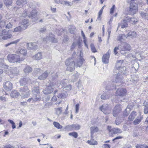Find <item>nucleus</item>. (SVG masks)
Wrapping results in <instances>:
<instances>
[{
	"label": "nucleus",
	"instance_id": "nucleus-51",
	"mask_svg": "<svg viewBox=\"0 0 148 148\" xmlns=\"http://www.w3.org/2000/svg\"><path fill=\"white\" fill-rule=\"evenodd\" d=\"M32 92L34 95H38V94L40 93L39 90L38 88L35 87L32 90Z\"/></svg>",
	"mask_w": 148,
	"mask_h": 148
},
{
	"label": "nucleus",
	"instance_id": "nucleus-21",
	"mask_svg": "<svg viewBox=\"0 0 148 148\" xmlns=\"http://www.w3.org/2000/svg\"><path fill=\"white\" fill-rule=\"evenodd\" d=\"M62 82H53L50 84L49 86L51 87L53 89V88H56L59 87L61 85V87H63V85L61 84Z\"/></svg>",
	"mask_w": 148,
	"mask_h": 148
},
{
	"label": "nucleus",
	"instance_id": "nucleus-5",
	"mask_svg": "<svg viewBox=\"0 0 148 148\" xmlns=\"http://www.w3.org/2000/svg\"><path fill=\"white\" fill-rule=\"evenodd\" d=\"M134 0H131V3L129 10V13L130 14H134L138 11V4L133 3Z\"/></svg>",
	"mask_w": 148,
	"mask_h": 148
},
{
	"label": "nucleus",
	"instance_id": "nucleus-29",
	"mask_svg": "<svg viewBox=\"0 0 148 148\" xmlns=\"http://www.w3.org/2000/svg\"><path fill=\"white\" fill-rule=\"evenodd\" d=\"M27 3L26 0H16V4L18 6H23Z\"/></svg>",
	"mask_w": 148,
	"mask_h": 148
},
{
	"label": "nucleus",
	"instance_id": "nucleus-1",
	"mask_svg": "<svg viewBox=\"0 0 148 148\" xmlns=\"http://www.w3.org/2000/svg\"><path fill=\"white\" fill-rule=\"evenodd\" d=\"M7 58L9 62H17L24 60V58H20L18 55L11 54L8 55Z\"/></svg>",
	"mask_w": 148,
	"mask_h": 148
},
{
	"label": "nucleus",
	"instance_id": "nucleus-60",
	"mask_svg": "<svg viewBox=\"0 0 148 148\" xmlns=\"http://www.w3.org/2000/svg\"><path fill=\"white\" fill-rule=\"evenodd\" d=\"M103 11L102 10H100V11H99V13H98V16L97 17V19L99 20H100L101 19V16L102 14V13Z\"/></svg>",
	"mask_w": 148,
	"mask_h": 148
},
{
	"label": "nucleus",
	"instance_id": "nucleus-36",
	"mask_svg": "<svg viewBox=\"0 0 148 148\" xmlns=\"http://www.w3.org/2000/svg\"><path fill=\"white\" fill-rule=\"evenodd\" d=\"M4 60L2 58H0V67L2 68L8 69V66L3 63Z\"/></svg>",
	"mask_w": 148,
	"mask_h": 148
},
{
	"label": "nucleus",
	"instance_id": "nucleus-15",
	"mask_svg": "<svg viewBox=\"0 0 148 148\" xmlns=\"http://www.w3.org/2000/svg\"><path fill=\"white\" fill-rule=\"evenodd\" d=\"M81 126L77 124H73L71 125H69L66 127V128L71 130H79Z\"/></svg>",
	"mask_w": 148,
	"mask_h": 148
},
{
	"label": "nucleus",
	"instance_id": "nucleus-27",
	"mask_svg": "<svg viewBox=\"0 0 148 148\" xmlns=\"http://www.w3.org/2000/svg\"><path fill=\"white\" fill-rule=\"evenodd\" d=\"M126 70V68L125 66H123L119 68L116 69V73H117V71H119V72L117 74H120V73H122V74H125V71Z\"/></svg>",
	"mask_w": 148,
	"mask_h": 148
},
{
	"label": "nucleus",
	"instance_id": "nucleus-4",
	"mask_svg": "<svg viewBox=\"0 0 148 148\" xmlns=\"http://www.w3.org/2000/svg\"><path fill=\"white\" fill-rule=\"evenodd\" d=\"M66 65L67 66L66 70L70 71H72L76 67L75 62L72 59H68L66 61Z\"/></svg>",
	"mask_w": 148,
	"mask_h": 148
},
{
	"label": "nucleus",
	"instance_id": "nucleus-6",
	"mask_svg": "<svg viewBox=\"0 0 148 148\" xmlns=\"http://www.w3.org/2000/svg\"><path fill=\"white\" fill-rule=\"evenodd\" d=\"M99 109L105 114H109L111 112V108L107 104H103L99 108Z\"/></svg>",
	"mask_w": 148,
	"mask_h": 148
},
{
	"label": "nucleus",
	"instance_id": "nucleus-42",
	"mask_svg": "<svg viewBox=\"0 0 148 148\" xmlns=\"http://www.w3.org/2000/svg\"><path fill=\"white\" fill-rule=\"evenodd\" d=\"M142 18L144 19H148V11L146 12H141L140 13Z\"/></svg>",
	"mask_w": 148,
	"mask_h": 148
},
{
	"label": "nucleus",
	"instance_id": "nucleus-52",
	"mask_svg": "<svg viewBox=\"0 0 148 148\" xmlns=\"http://www.w3.org/2000/svg\"><path fill=\"white\" fill-rule=\"evenodd\" d=\"M56 111V113L58 115L60 114L62 112V108L60 107L55 109Z\"/></svg>",
	"mask_w": 148,
	"mask_h": 148
},
{
	"label": "nucleus",
	"instance_id": "nucleus-45",
	"mask_svg": "<svg viewBox=\"0 0 148 148\" xmlns=\"http://www.w3.org/2000/svg\"><path fill=\"white\" fill-rule=\"evenodd\" d=\"M130 108L129 106H127L124 112L123 115L124 116H127L130 113Z\"/></svg>",
	"mask_w": 148,
	"mask_h": 148
},
{
	"label": "nucleus",
	"instance_id": "nucleus-43",
	"mask_svg": "<svg viewBox=\"0 0 148 148\" xmlns=\"http://www.w3.org/2000/svg\"><path fill=\"white\" fill-rule=\"evenodd\" d=\"M25 30L23 29V27L21 26H19L14 29V32H18Z\"/></svg>",
	"mask_w": 148,
	"mask_h": 148
},
{
	"label": "nucleus",
	"instance_id": "nucleus-18",
	"mask_svg": "<svg viewBox=\"0 0 148 148\" xmlns=\"http://www.w3.org/2000/svg\"><path fill=\"white\" fill-rule=\"evenodd\" d=\"M113 95V93L109 91H107L103 93L101 96V98L103 100L107 99L110 98L111 96Z\"/></svg>",
	"mask_w": 148,
	"mask_h": 148
},
{
	"label": "nucleus",
	"instance_id": "nucleus-37",
	"mask_svg": "<svg viewBox=\"0 0 148 148\" xmlns=\"http://www.w3.org/2000/svg\"><path fill=\"white\" fill-rule=\"evenodd\" d=\"M42 54L41 52H38L34 56L33 58L36 60H40L42 59Z\"/></svg>",
	"mask_w": 148,
	"mask_h": 148
},
{
	"label": "nucleus",
	"instance_id": "nucleus-46",
	"mask_svg": "<svg viewBox=\"0 0 148 148\" xmlns=\"http://www.w3.org/2000/svg\"><path fill=\"white\" fill-rule=\"evenodd\" d=\"M53 124L55 127L58 129H61L62 128V126L61 125L58 123L57 122H53Z\"/></svg>",
	"mask_w": 148,
	"mask_h": 148
},
{
	"label": "nucleus",
	"instance_id": "nucleus-63",
	"mask_svg": "<svg viewBox=\"0 0 148 148\" xmlns=\"http://www.w3.org/2000/svg\"><path fill=\"white\" fill-rule=\"evenodd\" d=\"M143 145L142 144H138L136 145V148H143Z\"/></svg>",
	"mask_w": 148,
	"mask_h": 148
},
{
	"label": "nucleus",
	"instance_id": "nucleus-17",
	"mask_svg": "<svg viewBox=\"0 0 148 148\" xmlns=\"http://www.w3.org/2000/svg\"><path fill=\"white\" fill-rule=\"evenodd\" d=\"M27 47L29 49L35 50L38 49V45L36 42H30L27 44Z\"/></svg>",
	"mask_w": 148,
	"mask_h": 148
},
{
	"label": "nucleus",
	"instance_id": "nucleus-11",
	"mask_svg": "<svg viewBox=\"0 0 148 148\" xmlns=\"http://www.w3.org/2000/svg\"><path fill=\"white\" fill-rule=\"evenodd\" d=\"M121 110V107L120 105H116L113 111V115L114 117L117 116Z\"/></svg>",
	"mask_w": 148,
	"mask_h": 148
},
{
	"label": "nucleus",
	"instance_id": "nucleus-49",
	"mask_svg": "<svg viewBox=\"0 0 148 148\" xmlns=\"http://www.w3.org/2000/svg\"><path fill=\"white\" fill-rule=\"evenodd\" d=\"M37 5V3L36 2L32 1L30 3L29 6L30 8L34 9L35 8Z\"/></svg>",
	"mask_w": 148,
	"mask_h": 148
},
{
	"label": "nucleus",
	"instance_id": "nucleus-14",
	"mask_svg": "<svg viewBox=\"0 0 148 148\" xmlns=\"http://www.w3.org/2000/svg\"><path fill=\"white\" fill-rule=\"evenodd\" d=\"M55 36L51 33L50 34L49 36H46V37L43 39L44 41H47V40H51V42L53 43H56L57 42V40L55 38Z\"/></svg>",
	"mask_w": 148,
	"mask_h": 148
},
{
	"label": "nucleus",
	"instance_id": "nucleus-13",
	"mask_svg": "<svg viewBox=\"0 0 148 148\" xmlns=\"http://www.w3.org/2000/svg\"><path fill=\"white\" fill-rule=\"evenodd\" d=\"M110 53V50H109L106 54L103 55L102 58V61L104 63L107 64L108 63Z\"/></svg>",
	"mask_w": 148,
	"mask_h": 148
},
{
	"label": "nucleus",
	"instance_id": "nucleus-28",
	"mask_svg": "<svg viewBox=\"0 0 148 148\" xmlns=\"http://www.w3.org/2000/svg\"><path fill=\"white\" fill-rule=\"evenodd\" d=\"M123 78L121 77V75H116L115 77V79H113V82H120V83L122 82Z\"/></svg>",
	"mask_w": 148,
	"mask_h": 148
},
{
	"label": "nucleus",
	"instance_id": "nucleus-40",
	"mask_svg": "<svg viewBox=\"0 0 148 148\" xmlns=\"http://www.w3.org/2000/svg\"><path fill=\"white\" fill-rule=\"evenodd\" d=\"M127 38V35L124 34H120L118 38V40L121 42H122Z\"/></svg>",
	"mask_w": 148,
	"mask_h": 148
},
{
	"label": "nucleus",
	"instance_id": "nucleus-53",
	"mask_svg": "<svg viewBox=\"0 0 148 148\" xmlns=\"http://www.w3.org/2000/svg\"><path fill=\"white\" fill-rule=\"evenodd\" d=\"M78 77L77 75H73L71 77V82H74L76 81Z\"/></svg>",
	"mask_w": 148,
	"mask_h": 148
},
{
	"label": "nucleus",
	"instance_id": "nucleus-3",
	"mask_svg": "<svg viewBox=\"0 0 148 148\" xmlns=\"http://www.w3.org/2000/svg\"><path fill=\"white\" fill-rule=\"evenodd\" d=\"M21 96L23 98L28 97L30 95V91L27 86L21 87L20 89Z\"/></svg>",
	"mask_w": 148,
	"mask_h": 148
},
{
	"label": "nucleus",
	"instance_id": "nucleus-33",
	"mask_svg": "<svg viewBox=\"0 0 148 148\" xmlns=\"http://www.w3.org/2000/svg\"><path fill=\"white\" fill-rule=\"evenodd\" d=\"M127 17V19L129 22L130 23L134 25L138 21V20L136 18H129L128 17Z\"/></svg>",
	"mask_w": 148,
	"mask_h": 148
},
{
	"label": "nucleus",
	"instance_id": "nucleus-61",
	"mask_svg": "<svg viewBox=\"0 0 148 148\" xmlns=\"http://www.w3.org/2000/svg\"><path fill=\"white\" fill-rule=\"evenodd\" d=\"M5 25V23L4 21H0V28H2Z\"/></svg>",
	"mask_w": 148,
	"mask_h": 148
},
{
	"label": "nucleus",
	"instance_id": "nucleus-23",
	"mask_svg": "<svg viewBox=\"0 0 148 148\" xmlns=\"http://www.w3.org/2000/svg\"><path fill=\"white\" fill-rule=\"evenodd\" d=\"M127 17H126L123 21H122L121 24L120 25H119V27L120 26L122 28H123L127 27V23L128 22Z\"/></svg>",
	"mask_w": 148,
	"mask_h": 148
},
{
	"label": "nucleus",
	"instance_id": "nucleus-10",
	"mask_svg": "<svg viewBox=\"0 0 148 148\" xmlns=\"http://www.w3.org/2000/svg\"><path fill=\"white\" fill-rule=\"evenodd\" d=\"M126 92L127 90L125 89L119 88L117 90L116 92L115 95L123 97L126 95Z\"/></svg>",
	"mask_w": 148,
	"mask_h": 148
},
{
	"label": "nucleus",
	"instance_id": "nucleus-20",
	"mask_svg": "<svg viewBox=\"0 0 148 148\" xmlns=\"http://www.w3.org/2000/svg\"><path fill=\"white\" fill-rule=\"evenodd\" d=\"M84 61V60L82 57L80 56L79 58L77 60L76 62L75 63L76 67H80Z\"/></svg>",
	"mask_w": 148,
	"mask_h": 148
},
{
	"label": "nucleus",
	"instance_id": "nucleus-2",
	"mask_svg": "<svg viewBox=\"0 0 148 148\" xmlns=\"http://www.w3.org/2000/svg\"><path fill=\"white\" fill-rule=\"evenodd\" d=\"M55 95L58 98L64 99L66 98L68 95L65 88H63L62 90H56L54 91Z\"/></svg>",
	"mask_w": 148,
	"mask_h": 148
},
{
	"label": "nucleus",
	"instance_id": "nucleus-16",
	"mask_svg": "<svg viewBox=\"0 0 148 148\" xmlns=\"http://www.w3.org/2000/svg\"><path fill=\"white\" fill-rule=\"evenodd\" d=\"M41 100V98L38 95H34L32 97L29 99L27 100V101L29 103H34L35 102L39 101Z\"/></svg>",
	"mask_w": 148,
	"mask_h": 148
},
{
	"label": "nucleus",
	"instance_id": "nucleus-56",
	"mask_svg": "<svg viewBox=\"0 0 148 148\" xmlns=\"http://www.w3.org/2000/svg\"><path fill=\"white\" fill-rule=\"evenodd\" d=\"M47 77V75H41L38 79L40 80H44L46 79Z\"/></svg>",
	"mask_w": 148,
	"mask_h": 148
},
{
	"label": "nucleus",
	"instance_id": "nucleus-47",
	"mask_svg": "<svg viewBox=\"0 0 148 148\" xmlns=\"http://www.w3.org/2000/svg\"><path fill=\"white\" fill-rule=\"evenodd\" d=\"M20 41V39H18L17 40H16L14 41L11 42H10L8 43V44H7L4 45V46L6 47H7L8 46L10 45H11L13 44H16L18 42Z\"/></svg>",
	"mask_w": 148,
	"mask_h": 148
},
{
	"label": "nucleus",
	"instance_id": "nucleus-26",
	"mask_svg": "<svg viewBox=\"0 0 148 148\" xmlns=\"http://www.w3.org/2000/svg\"><path fill=\"white\" fill-rule=\"evenodd\" d=\"M143 116L140 114L133 122V124L135 125H137L140 123L143 119Z\"/></svg>",
	"mask_w": 148,
	"mask_h": 148
},
{
	"label": "nucleus",
	"instance_id": "nucleus-31",
	"mask_svg": "<svg viewBox=\"0 0 148 148\" xmlns=\"http://www.w3.org/2000/svg\"><path fill=\"white\" fill-rule=\"evenodd\" d=\"M34 71L35 73H41L42 74H49V73L47 71H46L44 72L43 71L41 70L40 69H34Z\"/></svg>",
	"mask_w": 148,
	"mask_h": 148
},
{
	"label": "nucleus",
	"instance_id": "nucleus-41",
	"mask_svg": "<svg viewBox=\"0 0 148 148\" xmlns=\"http://www.w3.org/2000/svg\"><path fill=\"white\" fill-rule=\"evenodd\" d=\"M32 71V68L29 66H27L23 70L25 73H30Z\"/></svg>",
	"mask_w": 148,
	"mask_h": 148
},
{
	"label": "nucleus",
	"instance_id": "nucleus-8",
	"mask_svg": "<svg viewBox=\"0 0 148 148\" xmlns=\"http://www.w3.org/2000/svg\"><path fill=\"white\" fill-rule=\"evenodd\" d=\"M16 53L20 56V58H24V60L27 54V51L25 49L19 48L16 50Z\"/></svg>",
	"mask_w": 148,
	"mask_h": 148
},
{
	"label": "nucleus",
	"instance_id": "nucleus-7",
	"mask_svg": "<svg viewBox=\"0 0 148 148\" xmlns=\"http://www.w3.org/2000/svg\"><path fill=\"white\" fill-rule=\"evenodd\" d=\"M120 50H121V53L123 55L126 53H123V51H129L131 49L130 45L126 42H123L121 43L120 47Z\"/></svg>",
	"mask_w": 148,
	"mask_h": 148
},
{
	"label": "nucleus",
	"instance_id": "nucleus-9",
	"mask_svg": "<svg viewBox=\"0 0 148 148\" xmlns=\"http://www.w3.org/2000/svg\"><path fill=\"white\" fill-rule=\"evenodd\" d=\"M111 127L108 126L107 129L109 131V134H120L122 133V131L121 130L118 128H113L110 130Z\"/></svg>",
	"mask_w": 148,
	"mask_h": 148
},
{
	"label": "nucleus",
	"instance_id": "nucleus-34",
	"mask_svg": "<svg viewBox=\"0 0 148 148\" xmlns=\"http://www.w3.org/2000/svg\"><path fill=\"white\" fill-rule=\"evenodd\" d=\"M136 116V112L134 111H132L129 116L128 119L130 121H132Z\"/></svg>",
	"mask_w": 148,
	"mask_h": 148
},
{
	"label": "nucleus",
	"instance_id": "nucleus-35",
	"mask_svg": "<svg viewBox=\"0 0 148 148\" xmlns=\"http://www.w3.org/2000/svg\"><path fill=\"white\" fill-rule=\"evenodd\" d=\"M145 106L144 113L145 114L148 113V99H146L143 103Z\"/></svg>",
	"mask_w": 148,
	"mask_h": 148
},
{
	"label": "nucleus",
	"instance_id": "nucleus-64",
	"mask_svg": "<svg viewBox=\"0 0 148 148\" xmlns=\"http://www.w3.org/2000/svg\"><path fill=\"white\" fill-rule=\"evenodd\" d=\"M3 148H14V147L10 145H8L4 146Z\"/></svg>",
	"mask_w": 148,
	"mask_h": 148
},
{
	"label": "nucleus",
	"instance_id": "nucleus-57",
	"mask_svg": "<svg viewBox=\"0 0 148 148\" xmlns=\"http://www.w3.org/2000/svg\"><path fill=\"white\" fill-rule=\"evenodd\" d=\"M69 135L70 136L74 137L75 138H77L78 136L77 133L75 132L70 133H69Z\"/></svg>",
	"mask_w": 148,
	"mask_h": 148
},
{
	"label": "nucleus",
	"instance_id": "nucleus-25",
	"mask_svg": "<svg viewBox=\"0 0 148 148\" xmlns=\"http://www.w3.org/2000/svg\"><path fill=\"white\" fill-rule=\"evenodd\" d=\"M53 90L52 88L50 86L46 88L45 89L43 90L44 93L46 95L51 93L53 91Z\"/></svg>",
	"mask_w": 148,
	"mask_h": 148
},
{
	"label": "nucleus",
	"instance_id": "nucleus-22",
	"mask_svg": "<svg viewBox=\"0 0 148 148\" xmlns=\"http://www.w3.org/2000/svg\"><path fill=\"white\" fill-rule=\"evenodd\" d=\"M21 26L23 27V29H26L30 25L29 21L27 19H24L21 22Z\"/></svg>",
	"mask_w": 148,
	"mask_h": 148
},
{
	"label": "nucleus",
	"instance_id": "nucleus-44",
	"mask_svg": "<svg viewBox=\"0 0 148 148\" xmlns=\"http://www.w3.org/2000/svg\"><path fill=\"white\" fill-rule=\"evenodd\" d=\"M127 36L130 37L132 38H133L136 37V34L134 32H130L127 34Z\"/></svg>",
	"mask_w": 148,
	"mask_h": 148
},
{
	"label": "nucleus",
	"instance_id": "nucleus-58",
	"mask_svg": "<svg viewBox=\"0 0 148 148\" xmlns=\"http://www.w3.org/2000/svg\"><path fill=\"white\" fill-rule=\"evenodd\" d=\"M75 27H72L69 28V30L71 33L74 34L75 32Z\"/></svg>",
	"mask_w": 148,
	"mask_h": 148
},
{
	"label": "nucleus",
	"instance_id": "nucleus-24",
	"mask_svg": "<svg viewBox=\"0 0 148 148\" xmlns=\"http://www.w3.org/2000/svg\"><path fill=\"white\" fill-rule=\"evenodd\" d=\"M91 137V138H93V135L94 133L97 132L99 130L98 128L95 126H92L90 128Z\"/></svg>",
	"mask_w": 148,
	"mask_h": 148
},
{
	"label": "nucleus",
	"instance_id": "nucleus-50",
	"mask_svg": "<svg viewBox=\"0 0 148 148\" xmlns=\"http://www.w3.org/2000/svg\"><path fill=\"white\" fill-rule=\"evenodd\" d=\"M4 4L6 6H10L11 5L12 3V0H4Z\"/></svg>",
	"mask_w": 148,
	"mask_h": 148
},
{
	"label": "nucleus",
	"instance_id": "nucleus-12",
	"mask_svg": "<svg viewBox=\"0 0 148 148\" xmlns=\"http://www.w3.org/2000/svg\"><path fill=\"white\" fill-rule=\"evenodd\" d=\"M106 88L108 90H111L116 89V84L112 82H106Z\"/></svg>",
	"mask_w": 148,
	"mask_h": 148
},
{
	"label": "nucleus",
	"instance_id": "nucleus-54",
	"mask_svg": "<svg viewBox=\"0 0 148 148\" xmlns=\"http://www.w3.org/2000/svg\"><path fill=\"white\" fill-rule=\"evenodd\" d=\"M8 32L5 29H4L2 31L0 29V36H2L3 35H6L8 34Z\"/></svg>",
	"mask_w": 148,
	"mask_h": 148
},
{
	"label": "nucleus",
	"instance_id": "nucleus-38",
	"mask_svg": "<svg viewBox=\"0 0 148 148\" xmlns=\"http://www.w3.org/2000/svg\"><path fill=\"white\" fill-rule=\"evenodd\" d=\"M123 60H118L115 64V68L116 69H119V68L121 67V66L123 64Z\"/></svg>",
	"mask_w": 148,
	"mask_h": 148
},
{
	"label": "nucleus",
	"instance_id": "nucleus-30",
	"mask_svg": "<svg viewBox=\"0 0 148 148\" xmlns=\"http://www.w3.org/2000/svg\"><path fill=\"white\" fill-rule=\"evenodd\" d=\"M37 15V12L35 10H33L30 13L29 15V18H31L33 19L36 18Z\"/></svg>",
	"mask_w": 148,
	"mask_h": 148
},
{
	"label": "nucleus",
	"instance_id": "nucleus-55",
	"mask_svg": "<svg viewBox=\"0 0 148 148\" xmlns=\"http://www.w3.org/2000/svg\"><path fill=\"white\" fill-rule=\"evenodd\" d=\"M87 142L90 145H97V142L94 140H88Z\"/></svg>",
	"mask_w": 148,
	"mask_h": 148
},
{
	"label": "nucleus",
	"instance_id": "nucleus-19",
	"mask_svg": "<svg viewBox=\"0 0 148 148\" xmlns=\"http://www.w3.org/2000/svg\"><path fill=\"white\" fill-rule=\"evenodd\" d=\"M4 88L7 90H11L12 88V84L10 82H6L3 84Z\"/></svg>",
	"mask_w": 148,
	"mask_h": 148
},
{
	"label": "nucleus",
	"instance_id": "nucleus-48",
	"mask_svg": "<svg viewBox=\"0 0 148 148\" xmlns=\"http://www.w3.org/2000/svg\"><path fill=\"white\" fill-rule=\"evenodd\" d=\"M20 82L21 85L23 86L27 83V80L25 78H23L20 80Z\"/></svg>",
	"mask_w": 148,
	"mask_h": 148
},
{
	"label": "nucleus",
	"instance_id": "nucleus-59",
	"mask_svg": "<svg viewBox=\"0 0 148 148\" xmlns=\"http://www.w3.org/2000/svg\"><path fill=\"white\" fill-rule=\"evenodd\" d=\"M90 47L91 50L92 52L95 53L97 51L96 50L93 44H91L90 45Z\"/></svg>",
	"mask_w": 148,
	"mask_h": 148
},
{
	"label": "nucleus",
	"instance_id": "nucleus-39",
	"mask_svg": "<svg viewBox=\"0 0 148 148\" xmlns=\"http://www.w3.org/2000/svg\"><path fill=\"white\" fill-rule=\"evenodd\" d=\"M19 94L17 91L14 90L12 91L10 94L11 96L14 98H16L17 97Z\"/></svg>",
	"mask_w": 148,
	"mask_h": 148
},
{
	"label": "nucleus",
	"instance_id": "nucleus-62",
	"mask_svg": "<svg viewBox=\"0 0 148 148\" xmlns=\"http://www.w3.org/2000/svg\"><path fill=\"white\" fill-rule=\"evenodd\" d=\"M64 88H65V90H67L68 91H69L71 90L72 88V87L71 85H69L66 87Z\"/></svg>",
	"mask_w": 148,
	"mask_h": 148
},
{
	"label": "nucleus",
	"instance_id": "nucleus-32",
	"mask_svg": "<svg viewBox=\"0 0 148 148\" xmlns=\"http://www.w3.org/2000/svg\"><path fill=\"white\" fill-rule=\"evenodd\" d=\"M1 36H0V41H2L3 40H7L10 38L12 37V35L11 34H7L6 35H3Z\"/></svg>",
	"mask_w": 148,
	"mask_h": 148
}]
</instances>
